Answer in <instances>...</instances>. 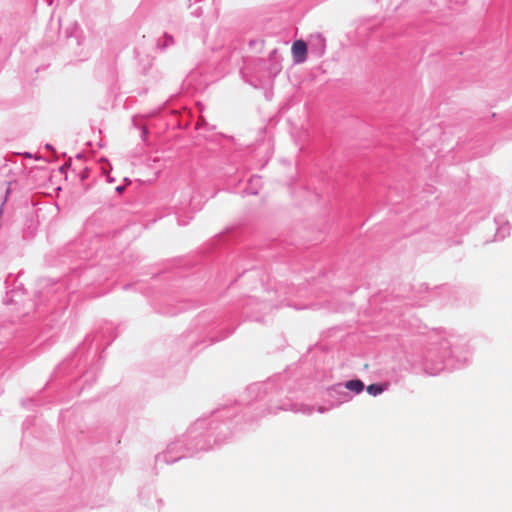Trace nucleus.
<instances>
[{
    "mask_svg": "<svg viewBox=\"0 0 512 512\" xmlns=\"http://www.w3.org/2000/svg\"><path fill=\"white\" fill-rule=\"evenodd\" d=\"M292 54L296 63H302L307 57V46L302 40H297L292 45Z\"/></svg>",
    "mask_w": 512,
    "mask_h": 512,
    "instance_id": "1",
    "label": "nucleus"
},
{
    "mask_svg": "<svg viewBox=\"0 0 512 512\" xmlns=\"http://www.w3.org/2000/svg\"><path fill=\"white\" fill-rule=\"evenodd\" d=\"M345 387L350 391L360 393L364 389V384L361 380L356 379V380H350V381L346 382Z\"/></svg>",
    "mask_w": 512,
    "mask_h": 512,
    "instance_id": "2",
    "label": "nucleus"
},
{
    "mask_svg": "<svg viewBox=\"0 0 512 512\" xmlns=\"http://www.w3.org/2000/svg\"><path fill=\"white\" fill-rule=\"evenodd\" d=\"M366 390L370 395L377 396L384 391V388L380 384H371L367 386Z\"/></svg>",
    "mask_w": 512,
    "mask_h": 512,
    "instance_id": "3",
    "label": "nucleus"
},
{
    "mask_svg": "<svg viewBox=\"0 0 512 512\" xmlns=\"http://www.w3.org/2000/svg\"><path fill=\"white\" fill-rule=\"evenodd\" d=\"M8 193V187H0V215L2 214V208L7 201Z\"/></svg>",
    "mask_w": 512,
    "mask_h": 512,
    "instance_id": "4",
    "label": "nucleus"
}]
</instances>
